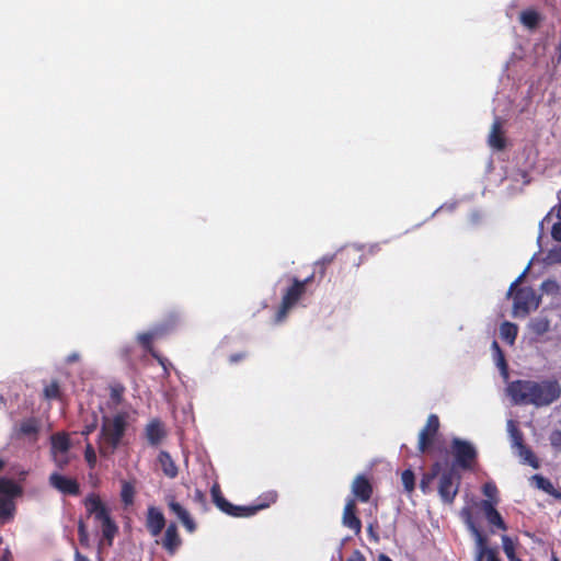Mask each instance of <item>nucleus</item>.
<instances>
[{
  "label": "nucleus",
  "instance_id": "17",
  "mask_svg": "<svg viewBox=\"0 0 561 561\" xmlns=\"http://www.w3.org/2000/svg\"><path fill=\"white\" fill-rule=\"evenodd\" d=\"M352 493L355 496V501L368 502L373 495V485L369 479L364 474L356 476L352 483Z\"/></svg>",
  "mask_w": 561,
  "mask_h": 561
},
{
  "label": "nucleus",
  "instance_id": "44",
  "mask_svg": "<svg viewBox=\"0 0 561 561\" xmlns=\"http://www.w3.org/2000/svg\"><path fill=\"white\" fill-rule=\"evenodd\" d=\"M548 260L551 263H561V245L556 247L549 251Z\"/></svg>",
  "mask_w": 561,
  "mask_h": 561
},
{
  "label": "nucleus",
  "instance_id": "50",
  "mask_svg": "<svg viewBox=\"0 0 561 561\" xmlns=\"http://www.w3.org/2000/svg\"><path fill=\"white\" fill-rule=\"evenodd\" d=\"M347 561H366V558L359 550H354Z\"/></svg>",
  "mask_w": 561,
  "mask_h": 561
},
{
  "label": "nucleus",
  "instance_id": "30",
  "mask_svg": "<svg viewBox=\"0 0 561 561\" xmlns=\"http://www.w3.org/2000/svg\"><path fill=\"white\" fill-rule=\"evenodd\" d=\"M507 430L511 436L512 446L516 449L524 446V435L522 431L516 426L515 422L510 420L507 422Z\"/></svg>",
  "mask_w": 561,
  "mask_h": 561
},
{
  "label": "nucleus",
  "instance_id": "51",
  "mask_svg": "<svg viewBox=\"0 0 561 561\" xmlns=\"http://www.w3.org/2000/svg\"><path fill=\"white\" fill-rule=\"evenodd\" d=\"M123 387H114L111 391V398L115 401H119L122 398Z\"/></svg>",
  "mask_w": 561,
  "mask_h": 561
},
{
  "label": "nucleus",
  "instance_id": "15",
  "mask_svg": "<svg viewBox=\"0 0 561 561\" xmlns=\"http://www.w3.org/2000/svg\"><path fill=\"white\" fill-rule=\"evenodd\" d=\"M165 501L169 510L180 519L185 529L188 533H194L196 530V524L188 511L175 500L174 495H168Z\"/></svg>",
  "mask_w": 561,
  "mask_h": 561
},
{
  "label": "nucleus",
  "instance_id": "7",
  "mask_svg": "<svg viewBox=\"0 0 561 561\" xmlns=\"http://www.w3.org/2000/svg\"><path fill=\"white\" fill-rule=\"evenodd\" d=\"M455 466L462 470H471L478 458L476 447L468 440L455 437L450 443Z\"/></svg>",
  "mask_w": 561,
  "mask_h": 561
},
{
  "label": "nucleus",
  "instance_id": "32",
  "mask_svg": "<svg viewBox=\"0 0 561 561\" xmlns=\"http://www.w3.org/2000/svg\"><path fill=\"white\" fill-rule=\"evenodd\" d=\"M529 328L533 333L541 336L550 330V321L547 318H536L531 320Z\"/></svg>",
  "mask_w": 561,
  "mask_h": 561
},
{
  "label": "nucleus",
  "instance_id": "23",
  "mask_svg": "<svg viewBox=\"0 0 561 561\" xmlns=\"http://www.w3.org/2000/svg\"><path fill=\"white\" fill-rule=\"evenodd\" d=\"M158 460L167 477L173 479L178 476V467L168 451L161 450Z\"/></svg>",
  "mask_w": 561,
  "mask_h": 561
},
{
  "label": "nucleus",
  "instance_id": "40",
  "mask_svg": "<svg viewBox=\"0 0 561 561\" xmlns=\"http://www.w3.org/2000/svg\"><path fill=\"white\" fill-rule=\"evenodd\" d=\"M54 462L59 470H64L69 463L67 454H53Z\"/></svg>",
  "mask_w": 561,
  "mask_h": 561
},
{
  "label": "nucleus",
  "instance_id": "16",
  "mask_svg": "<svg viewBox=\"0 0 561 561\" xmlns=\"http://www.w3.org/2000/svg\"><path fill=\"white\" fill-rule=\"evenodd\" d=\"M161 546L168 554L174 556L182 545V538L179 534L175 523H170L167 526L164 535L161 539Z\"/></svg>",
  "mask_w": 561,
  "mask_h": 561
},
{
  "label": "nucleus",
  "instance_id": "53",
  "mask_svg": "<svg viewBox=\"0 0 561 561\" xmlns=\"http://www.w3.org/2000/svg\"><path fill=\"white\" fill-rule=\"evenodd\" d=\"M194 500L203 505L206 503L205 494L201 490L195 491Z\"/></svg>",
  "mask_w": 561,
  "mask_h": 561
},
{
  "label": "nucleus",
  "instance_id": "38",
  "mask_svg": "<svg viewBox=\"0 0 561 561\" xmlns=\"http://www.w3.org/2000/svg\"><path fill=\"white\" fill-rule=\"evenodd\" d=\"M502 543H503L504 553L506 554L507 559L514 560L516 557V552H515V546H514V542L512 541V539L508 536L504 535L502 537Z\"/></svg>",
  "mask_w": 561,
  "mask_h": 561
},
{
  "label": "nucleus",
  "instance_id": "52",
  "mask_svg": "<svg viewBox=\"0 0 561 561\" xmlns=\"http://www.w3.org/2000/svg\"><path fill=\"white\" fill-rule=\"evenodd\" d=\"M367 531H368V536L369 538L374 541V542H378L379 541V536L378 534L375 531V526L374 524H369L368 527H367Z\"/></svg>",
  "mask_w": 561,
  "mask_h": 561
},
{
  "label": "nucleus",
  "instance_id": "56",
  "mask_svg": "<svg viewBox=\"0 0 561 561\" xmlns=\"http://www.w3.org/2000/svg\"><path fill=\"white\" fill-rule=\"evenodd\" d=\"M378 561H392L391 558L385 553H380L378 557Z\"/></svg>",
  "mask_w": 561,
  "mask_h": 561
},
{
  "label": "nucleus",
  "instance_id": "18",
  "mask_svg": "<svg viewBox=\"0 0 561 561\" xmlns=\"http://www.w3.org/2000/svg\"><path fill=\"white\" fill-rule=\"evenodd\" d=\"M146 527L152 537H158L161 534L165 527V518L159 508L154 506L148 507Z\"/></svg>",
  "mask_w": 561,
  "mask_h": 561
},
{
  "label": "nucleus",
  "instance_id": "19",
  "mask_svg": "<svg viewBox=\"0 0 561 561\" xmlns=\"http://www.w3.org/2000/svg\"><path fill=\"white\" fill-rule=\"evenodd\" d=\"M145 436L150 446H159L167 436L163 423L159 419L151 420L145 427Z\"/></svg>",
  "mask_w": 561,
  "mask_h": 561
},
{
  "label": "nucleus",
  "instance_id": "59",
  "mask_svg": "<svg viewBox=\"0 0 561 561\" xmlns=\"http://www.w3.org/2000/svg\"><path fill=\"white\" fill-rule=\"evenodd\" d=\"M5 467V460H3L2 458H0V471H2Z\"/></svg>",
  "mask_w": 561,
  "mask_h": 561
},
{
  "label": "nucleus",
  "instance_id": "8",
  "mask_svg": "<svg viewBox=\"0 0 561 561\" xmlns=\"http://www.w3.org/2000/svg\"><path fill=\"white\" fill-rule=\"evenodd\" d=\"M306 291L307 290L300 284V279L294 277L291 285L284 291L282 296L280 305L275 314L276 323H280L286 319L288 312L297 305Z\"/></svg>",
  "mask_w": 561,
  "mask_h": 561
},
{
  "label": "nucleus",
  "instance_id": "26",
  "mask_svg": "<svg viewBox=\"0 0 561 561\" xmlns=\"http://www.w3.org/2000/svg\"><path fill=\"white\" fill-rule=\"evenodd\" d=\"M152 339L153 335L151 333H142L138 336V341L141 344V346L149 352L162 366L165 368V362L167 359L161 357L153 348L152 346Z\"/></svg>",
  "mask_w": 561,
  "mask_h": 561
},
{
  "label": "nucleus",
  "instance_id": "35",
  "mask_svg": "<svg viewBox=\"0 0 561 561\" xmlns=\"http://www.w3.org/2000/svg\"><path fill=\"white\" fill-rule=\"evenodd\" d=\"M44 397L48 400L60 398V388L57 381H51L44 388Z\"/></svg>",
  "mask_w": 561,
  "mask_h": 561
},
{
  "label": "nucleus",
  "instance_id": "41",
  "mask_svg": "<svg viewBox=\"0 0 561 561\" xmlns=\"http://www.w3.org/2000/svg\"><path fill=\"white\" fill-rule=\"evenodd\" d=\"M541 289L548 294H557L560 287L556 280L547 279L541 284Z\"/></svg>",
  "mask_w": 561,
  "mask_h": 561
},
{
  "label": "nucleus",
  "instance_id": "45",
  "mask_svg": "<svg viewBox=\"0 0 561 561\" xmlns=\"http://www.w3.org/2000/svg\"><path fill=\"white\" fill-rule=\"evenodd\" d=\"M550 443L551 445L561 450V431L560 430H556L553 431L551 434H550Z\"/></svg>",
  "mask_w": 561,
  "mask_h": 561
},
{
  "label": "nucleus",
  "instance_id": "57",
  "mask_svg": "<svg viewBox=\"0 0 561 561\" xmlns=\"http://www.w3.org/2000/svg\"><path fill=\"white\" fill-rule=\"evenodd\" d=\"M482 560H483V554H482L480 548H478V553H477L474 561H482Z\"/></svg>",
  "mask_w": 561,
  "mask_h": 561
},
{
  "label": "nucleus",
  "instance_id": "11",
  "mask_svg": "<svg viewBox=\"0 0 561 561\" xmlns=\"http://www.w3.org/2000/svg\"><path fill=\"white\" fill-rule=\"evenodd\" d=\"M462 515L466 516V524L471 534L474 536L477 546L478 548H480L483 558L486 557V561H501L497 557V551L495 549L488 547L486 537L472 520L470 511L465 508L462 511Z\"/></svg>",
  "mask_w": 561,
  "mask_h": 561
},
{
  "label": "nucleus",
  "instance_id": "22",
  "mask_svg": "<svg viewBox=\"0 0 561 561\" xmlns=\"http://www.w3.org/2000/svg\"><path fill=\"white\" fill-rule=\"evenodd\" d=\"M543 16L535 9L523 10L519 14V22L528 30H536L542 22Z\"/></svg>",
  "mask_w": 561,
  "mask_h": 561
},
{
  "label": "nucleus",
  "instance_id": "33",
  "mask_svg": "<svg viewBox=\"0 0 561 561\" xmlns=\"http://www.w3.org/2000/svg\"><path fill=\"white\" fill-rule=\"evenodd\" d=\"M135 489L129 482H124L122 485L121 497L125 505H130L134 502Z\"/></svg>",
  "mask_w": 561,
  "mask_h": 561
},
{
  "label": "nucleus",
  "instance_id": "21",
  "mask_svg": "<svg viewBox=\"0 0 561 561\" xmlns=\"http://www.w3.org/2000/svg\"><path fill=\"white\" fill-rule=\"evenodd\" d=\"M278 494L274 490H270L266 492H263L252 505L248 506V515L249 517L256 514L259 511L265 510L270 507L272 504H274L277 501Z\"/></svg>",
  "mask_w": 561,
  "mask_h": 561
},
{
  "label": "nucleus",
  "instance_id": "1",
  "mask_svg": "<svg viewBox=\"0 0 561 561\" xmlns=\"http://www.w3.org/2000/svg\"><path fill=\"white\" fill-rule=\"evenodd\" d=\"M506 391L514 404L541 408L561 397V385L557 379H517L508 382Z\"/></svg>",
  "mask_w": 561,
  "mask_h": 561
},
{
  "label": "nucleus",
  "instance_id": "6",
  "mask_svg": "<svg viewBox=\"0 0 561 561\" xmlns=\"http://www.w3.org/2000/svg\"><path fill=\"white\" fill-rule=\"evenodd\" d=\"M362 255L356 249L346 248L337 251L332 255H325L314 263L313 272H317L318 282L325 276L327 267L332 263L340 265H348L350 267H358Z\"/></svg>",
  "mask_w": 561,
  "mask_h": 561
},
{
  "label": "nucleus",
  "instance_id": "42",
  "mask_svg": "<svg viewBox=\"0 0 561 561\" xmlns=\"http://www.w3.org/2000/svg\"><path fill=\"white\" fill-rule=\"evenodd\" d=\"M492 346L496 351V354H497V365L502 368V370L504 373H506L507 364H506V360H505V357H504V354H503L502 350L500 348V346H499L496 341L493 342Z\"/></svg>",
  "mask_w": 561,
  "mask_h": 561
},
{
  "label": "nucleus",
  "instance_id": "24",
  "mask_svg": "<svg viewBox=\"0 0 561 561\" xmlns=\"http://www.w3.org/2000/svg\"><path fill=\"white\" fill-rule=\"evenodd\" d=\"M489 144L497 150H503L505 148V138L502 133L501 123L497 119L492 125V129L489 135Z\"/></svg>",
  "mask_w": 561,
  "mask_h": 561
},
{
  "label": "nucleus",
  "instance_id": "14",
  "mask_svg": "<svg viewBox=\"0 0 561 561\" xmlns=\"http://www.w3.org/2000/svg\"><path fill=\"white\" fill-rule=\"evenodd\" d=\"M356 512L357 507L355 499H347L343 510L342 524L346 528L353 530L357 536L362 531V522Z\"/></svg>",
  "mask_w": 561,
  "mask_h": 561
},
{
  "label": "nucleus",
  "instance_id": "2",
  "mask_svg": "<svg viewBox=\"0 0 561 561\" xmlns=\"http://www.w3.org/2000/svg\"><path fill=\"white\" fill-rule=\"evenodd\" d=\"M128 427V415L124 412L113 416H103L99 434V453L107 457L113 455L122 444Z\"/></svg>",
  "mask_w": 561,
  "mask_h": 561
},
{
  "label": "nucleus",
  "instance_id": "61",
  "mask_svg": "<svg viewBox=\"0 0 561 561\" xmlns=\"http://www.w3.org/2000/svg\"><path fill=\"white\" fill-rule=\"evenodd\" d=\"M511 561H523V560H522V559H519V558H517V557H515V559H514V560H511Z\"/></svg>",
  "mask_w": 561,
  "mask_h": 561
},
{
  "label": "nucleus",
  "instance_id": "5",
  "mask_svg": "<svg viewBox=\"0 0 561 561\" xmlns=\"http://www.w3.org/2000/svg\"><path fill=\"white\" fill-rule=\"evenodd\" d=\"M23 494V488L9 478H0V520L9 522L14 517V500Z\"/></svg>",
  "mask_w": 561,
  "mask_h": 561
},
{
  "label": "nucleus",
  "instance_id": "37",
  "mask_svg": "<svg viewBox=\"0 0 561 561\" xmlns=\"http://www.w3.org/2000/svg\"><path fill=\"white\" fill-rule=\"evenodd\" d=\"M482 493L488 497L489 501H492L496 504V496L499 491L494 482H485L482 486Z\"/></svg>",
  "mask_w": 561,
  "mask_h": 561
},
{
  "label": "nucleus",
  "instance_id": "60",
  "mask_svg": "<svg viewBox=\"0 0 561 561\" xmlns=\"http://www.w3.org/2000/svg\"><path fill=\"white\" fill-rule=\"evenodd\" d=\"M557 217L561 220V202H560L559 208L557 210Z\"/></svg>",
  "mask_w": 561,
  "mask_h": 561
},
{
  "label": "nucleus",
  "instance_id": "10",
  "mask_svg": "<svg viewBox=\"0 0 561 561\" xmlns=\"http://www.w3.org/2000/svg\"><path fill=\"white\" fill-rule=\"evenodd\" d=\"M439 419L436 414H430L424 427L420 431L417 449L421 454H425L433 446L439 431Z\"/></svg>",
  "mask_w": 561,
  "mask_h": 561
},
{
  "label": "nucleus",
  "instance_id": "25",
  "mask_svg": "<svg viewBox=\"0 0 561 561\" xmlns=\"http://www.w3.org/2000/svg\"><path fill=\"white\" fill-rule=\"evenodd\" d=\"M70 448V442L66 434L57 433L51 436V453L67 454Z\"/></svg>",
  "mask_w": 561,
  "mask_h": 561
},
{
  "label": "nucleus",
  "instance_id": "29",
  "mask_svg": "<svg viewBox=\"0 0 561 561\" xmlns=\"http://www.w3.org/2000/svg\"><path fill=\"white\" fill-rule=\"evenodd\" d=\"M39 431V423L35 417H30L21 422L19 433L24 436H36Z\"/></svg>",
  "mask_w": 561,
  "mask_h": 561
},
{
  "label": "nucleus",
  "instance_id": "48",
  "mask_svg": "<svg viewBox=\"0 0 561 561\" xmlns=\"http://www.w3.org/2000/svg\"><path fill=\"white\" fill-rule=\"evenodd\" d=\"M316 279H318L317 277V272H312L311 275H309L308 277H306L305 279H301L300 280V284L302 285V287L307 290V288L310 286L311 283H313Z\"/></svg>",
  "mask_w": 561,
  "mask_h": 561
},
{
  "label": "nucleus",
  "instance_id": "4",
  "mask_svg": "<svg viewBox=\"0 0 561 561\" xmlns=\"http://www.w3.org/2000/svg\"><path fill=\"white\" fill-rule=\"evenodd\" d=\"M528 271V267L511 284L507 296H511L513 291L515 290L514 295V314L526 317L529 314L531 310H535L538 308L540 298L537 297L536 291L531 287H523L516 289V287L519 285V283L525 277L526 273Z\"/></svg>",
  "mask_w": 561,
  "mask_h": 561
},
{
  "label": "nucleus",
  "instance_id": "28",
  "mask_svg": "<svg viewBox=\"0 0 561 561\" xmlns=\"http://www.w3.org/2000/svg\"><path fill=\"white\" fill-rule=\"evenodd\" d=\"M518 333V328L515 323L505 321L501 324L500 334L501 337L508 344H514Z\"/></svg>",
  "mask_w": 561,
  "mask_h": 561
},
{
  "label": "nucleus",
  "instance_id": "49",
  "mask_svg": "<svg viewBox=\"0 0 561 561\" xmlns=\"http://www.w3.org/2000/svg\"><path fill=\"white\" fill-rule=\"evenodd\" d=\"M440 470L442 465L440 462L437 461L431 466L430 471L427 473L430 474L431 478H436L440 473Z\"/></svg>",
  "mask_w": 561,
  "mask_h": 561
},
{
  "label": "nucleus",
  "instance_id": "39",
  "mask_svg": "<svg viewBox=\"0 0 561 561\" xmlns=\"http://www.w3.org/2000/svg\"><path fill=\"white\" fill-rule=\"evenodd\" d=\"M78 535H79V541L82 546H88L89 543V534L87 529L85 523L80 519L78 522Z\"/></svg>",
  "mask_w": 561,
  "mask_h": 561
},
{
  "label": "nucleus",
  "instance_id": "34",
  "mask_svg": "<svg viewBox=\"0 0 561 561\" xmlns=\"http://www.w3.org/2000/svg\"><path fill=\"white\" fill-rule=\"evenodd\" d=\"M402 484L408 492H412L415 488V477L412 470L407 469L401 476Z\"/></svg>",
  "mask_w": 561,
  "mask_h": 561
},
{
  "label": "nucleus",
  "instance_id": "27",
  "mask_svg": "<svg viewBox=\"0 0 561 561\" xmlns=\"http://www.w3.org/2000/svg\"><path fill=\"white\" fill-rule=\"evenodd\" d=\"M531 482L534 483V485L537 489L542 490L546 493H548L550 495H553L556 497L560 496V494L557 492V490L554 489V486L551 483V481L549 479L545 478L543 476H541V474H534L531 477Z\"/></svg>",
  "mask_w": 561,
  "mask_h": 561
},
{
  "label": "nucleus",
  "instance_id": "3",
  "mask_svg": "<svg viewBox=\"0 0 561 561\" xmlns=\"http://www.w3.org/2000/svg\"><path fill=\"white\" fill-rule=\"evenodd\" d=\"M84 507L88 514V517H93L95 522L101 524L103 538L111 546L113 543V539L118 531V527L116 523L112 519L110 510L102 502L100 496L95 493H90L84 499Z\"/></svg>",
  "mask_w": 561,
  "mask_h": 561
},
{
  "label": "nucleus",
  "instance_id": "47",
  "mask_svg": "<svg viewBox=\"0 0 561 561\" xmlns=\"http://www.w3.org/2000/svg\"><path fill=\"white\" fill-rule=\"evenodd\" d=\"M551 236L556 241H561V220L552 226Z\"/></svg>",
  "mask_w": 561,
  "mask_h": 561
},
{
  "label": "nucleus",
  "instance_id": "54",
  "mask_svg": "<svg viewBox=\"0 0 561 561\" xmlns=\"http://www.w3.org/2000/svg\"><path fill=\"white\" fill-rule=\"evenodd\" d=\"M245 356H247L245 353L232 354V355H230L229 360H230V363H238L239 360H242L243 358H245Z\"/></svg>",
  "mask_w": 561,
  "mask_h": 561
},
{
  "label": "nucleus",
  "instance_id": "43",
  "mask_svg": "<svg viewBox=\"0 0 561 561\" xmlns=\"http://www.w3.org/2000/svg\"><path fill=\"white\" fill-rule=\"evenodd\" d=\"M98 428V416L95 413H93L92 421L90 423H87L83 426V430L81 434L85 437H88L90 434H92Z\"/></svg>",
  "mask_w": 561,
  "mask_h": 561
},
{
  "label": "nucleus",
  "instance_id": "36",
  "mask_svg": "<svg viewBox=\"0 0 561 561\" xmlns=\"http://www.w3.org/2000/svg\"><path fill=\"white\" fill-rule=\"evenodd\" d=\"M84 459L89 466L90 469H94L96 466V453L94 450V447L91 443H87L85 449H84Z\"/></svg>",
  "mask_w": 561,
  "mask_h": 561
},
{
  "label": "nucleus",
  "instance_id": "46",
  "mask_svg": "<svg viewBox=\"0 0 561 561\" xmlns=\"http://www.w3.org/2000/svg\"><path fill=\"white\" fill-rule=\"evenodd\" d=\"M435 478H431L428 473H424L421 481H420V488L423 491V493H426L428 490L430 484L433 482Z\"/></svg>",
  "mask_w": 561,
  "mask_h": 561
},
{
  "label": "nucleus",
  "instance_id": "31",
  "mask_svg": "<svg viewBox=\"0 0 561 561\" xmlns=\"http://www.w3.org/2000/svg\"><path fill=\"white\" fill-rule=\"evenodd\" d=\"M517 453L525 463L535 469L539 468V460L529 447L524 445L517 449Z\"/></svg>",
  "mask_w": 561,
  "mask_h": 561
},
{
  "label": "nucleus",
  "instance_id": "13",
  "mask_svg": "<svg viewBox=\"0 0 561 561\" xmlns=\"http://www.w3.org/2000/svg\"><path fill=\"white\" fill-rule=\"evenodd\" d=\"M49 485L64 495L77 496L80 494V484L75 478H68L55 471L48 478Z\"/></svg>",
  "mask_w": 561,
  "mask_h": 561
},
{
  "label": "nucleus",
  "instance_id": "55",
  "mask_svg": "<svg viewBox=\"0 0 561 561\" xmlns=\"http://www.w3.org/2000/svg\"><path fill=\"white\" fill-rule=\"evenodd\" d=\"M76 561H89V559L82 556L79 551L76 552Z\"/></svg>",
  "mask_w": 561,
  "mask_h": 561
},
{
  "label": "nucleus",
  "instance_id": "9",
  "mask_svg": "<svg viewBox=\"0 0 561 561\" xmlns=\"http://www.w3.org/2000/svg\"><path fill=\"white\" fill-rule=\"evenodd\" d=\"M460 480V474L454 468L442 472L438 481V494L444 503H454L459 492Z\"/></svg>",
  "mask_w": 561,
  "mask_h": 561
},
{
  "label": "nucleus",
  "instance_id": "62",
  "mask_svg": "<svg viewBox=\"0 0 561 561\" xmlns=\"http://www.w3.org/2000/svg\"><path fill=\"white\" fill-rule=\"evenodd\" d=\"M552 561H560V560L556 556H553Z\"/></svg>",
  "mask_w": 561,
  "mask_h": 561
},
{
  "label": "nucleus",
  "instance_id": "20",
  "mask_svg": "<svg viewBox=\"0 0 561 561\" xmlns=\"http://www.w3.org/2000/svg\"><path fill=\"white\" fill-rule=\"evenodd\" d=\"M480 508L483 511L484 516L491 526H494L501 530L507 529V526H506L503 517L501 516L499 511L495 508V503H493L492 501H489V500H482L480 503Z\"/></svg>",
  "mask_w": 561,
  "mask_h": 561
},
{
  "label": "nucleus",
  "instance_id": "58",
  "mask_svg": "<svg viewBox=\"0 0 561 561\" xmlns=\"http://www.w3.org/2000/svg\"><path fill=\"white\" fill-rule=\"evenodd\" d=\"M77 359H78V355H77V354H73V355L69 356L68 362H69V363H72V362H75V360H77Z\"/></svg>",
  "mask_w": 561,
  "mask_h": 561
},
{
  "label": "nucleus",
  "instance_id": "12",
  "mask_svg": "<svg viewBox=\"0 0 561 561\" xmlns=\"http://www.w3.org/2000/svg\"><path fill=\"white\" fill-rule=\"evenodd\" d=\"M210 494L214 504L225 514L232 517H249L248 506L233 505L228 500H226L218 483H215L211 486Z\"/></svg>",
  "mask_w": 561,
  "mask_h": 561
}]
</instances>
